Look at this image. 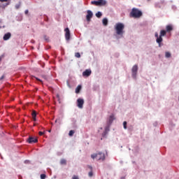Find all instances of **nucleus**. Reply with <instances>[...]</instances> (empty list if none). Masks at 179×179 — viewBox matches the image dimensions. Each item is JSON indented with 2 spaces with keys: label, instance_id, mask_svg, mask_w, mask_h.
<instances>
[{
  "label": "nucleus",
  "instance_id": "f257e3e1",
  "mask_svg": "<svg viewBox=\"0 0 179 179\" xmlns=\"http://www.w3.org/2000/svg\"><path fill=\"white\" fill-rule=\"evenodd\" d=\"M124 29H125L124 24L118 22L115 24V30L118 36H122V34H124Z\"/></svg>",
  "mask_w": 179,
  "mask_h": 179
},
{
  "label": "nucleus",
  "instance_id": "f3484780",
  "mask_svg": "<svg viewBox=\"0 0 179 179\" xmlns=\"http://www.w3.org/2000/svg\"><path fill=\"white\" fill-rule=\"evenodd\" d=\"M82 89V86L78 85L76 89V93H79L80 92V90Z\"/></svg>",
  "mask_w": 179,
  "mask_h": 179
},
{
  "label": "nucleus",
  "instance_id": "f8f14e48",
  "mask_svg": "<svg viewBox=\"0 0 179 179\" xmlns=\"http://www.w3.org/2000/svg\"><path fill=\"white\" fill-rule=\"evenodd\" d=\"M31 115H32L33 121H36V117H37V113L36 112V110L32 111Z\"/></svg>",
  "mask_w": 179,
  "mask_h": 179
},
{
  "label": "nucleus",
  "instance_id": "2f4dec72",
  "mask_svg": "<svg viewBox=\"0 0 179 179\" xmlns=\"http://www.w3.org/2000/svg\"><path fill=\"white\" fill-rule=\"evenodd\" d=\"M39 135H40V136H43V135H44V132L39 131Z\"/></svg>",
  "mask_w": 179,
  "mask_h": 179
},
{
  "label": "nucleus",
  "instance_id": "4be33fe9",
  "mask_svg": "<svg viewBox=\"0 0 179 179\" xmlns=\"http://www.w3.org/2000/svg\"><path fill=\"white\" fill-rule=\"evenodd\" d=\"M102 15L103 14H101V12H98V13H96V17H101Z\"/></svg>",
  "mask_w": 179,
  "mask_h": 179
},
{
  "label": "nucleus",
  "instance_id": "dca6fc26",
  "mask_svg": "<svg viewBox=\"0 0 179 179\" xmlns=\"http://www.w3.org/2000/svg\"><path fill=\"white\" fill-rule=\"evenodd\" d=\"M166 34V31L165 30H161V31H160L161 37L164 36Z\"/></svg>",
  "mask_w": 179,
  "mask_h": 179
},
{
  "label": "nucleus",
  "instance_id": "ea45409f",
  "mask_svg": "<svg viewBox=\"0 0 179 179\" xmlns=\"http://www.w3.org/2000/svg\"><path fill=\"white\" fill-rule=\"evenodd\" d=\"M49 132H51V130H49Z\"/></svg>",
  "mask_w": 179,
  "mask_h": 179
},
{
  "label": "nucleus",
  "instance_id": "6e6552de",
  "mask_svg": "<svg viewBox=\"0 0 179 179\" xmlns=\"http://www.w3.org/2000/svg\"><path fill=\"white\" fill-rule=\"evenodd\" d=\"M27 142L29 143H37L38 142V140L37 139V138L29 137L27 140Z\"/></svg>",
  "mask_w": 179,
  "mask_h": 179
},
{
  "label": "nucleus",
  "instance_id": "ddd939ff",
  "mask_svg": "<svg viewBox=\"0 0 179 179\" xmlns=\"http://www.w3.org/2000/svg\"><path fill=\"white\" fill-rule=\"evenodd\" d=\"M166 31H167L168 33H170V31H173V26H171V25H167L166 27Z\"/></svg>",
  "mask_w": 179,
  "mask_h": 179
},
{
  "label": "nucleus",
  "instance_id": "a878e982",
  "mask_svg": "<svg viewBox=\"0 0 179 179\" xmlns=\"http://www.w3.org/2000/svg\"><path fill=\"white\" fill-rule=\"evenodd\" d=\"M108 131H110V127L107 126V127H105V131L108 132Z\"/></svg>",
  "mask_w": 179,
  "mask_h": 179
},
{
  "label": "nucleus",
  "instance_id": "a211bd4d",
  "mask_svg": "<svg viewBox=\"0 0 179 179\" xmlns=\"http://www.w3.org/2000/svg\"><path fill=\"white\" fill-rule=\"evenodd\" d=\"M60 164H62V165H66V159H62L61 160H60Z\"/></svg>",
  "mask_w": 179,
  "mask_h": 179
},
{
  "label": "nucleus",
  "instance_id": "e433bc0d",
  "mask_svg": "<svg viewBox=\"0 0 179 179\" xmlns=\"http://www.w3.org/2000/svg\"><path fill=\"white\" fill-rule=\"evenodd\" d=\"M36 80H38L39 82H43L41 80H40L39 78H36Z\"/></svg>",
  "mask_w": 179,
  "mask_h": 179
},
{
  "label": "nucleus",
  "instance_id": "6ab92c4d",
  "mask_svg": "<svg viewBox=\"0 0 179 179\" xmlns=\"http://www.w3.org/2000/svg\"><path fill=\"white\" fill-rule=\"evenodd\" d=\"M165 57L166 58H170V57H171V53H170V52H166Z\"/></svg>",
  "mask_w": 179,
  "mask_h": 179
},
{
  "label": "nucleus",
  "instance_id": "9b49d317",
  "mask_svg": "<svg viewBox=\"0 0 179 179\" xmlns=\"http://www.w3.org/2000/svg\"><path fill=\"white\" fill-rule=\"evenodd\" d=\"M92 5H95L96 6H102L101 1H91Z\"/></svg>",
  "mask_w": 179,
  "mask_h": 179
},
{
  "label": "nucleus",
  "instance_id": "f704fd0d",
  "mask_svg": "<svg viewBox=\"0 0 179 179\" xmlns=\"http://www.w3.org/2000/svg\"><path fill=\"white\" fill-rule=\"evenodd\" d=\"M89 169H90L91 171L93 170V167H92L91 166H88Z\"/></svg>",
  "mask_w": 179,
  "mask_h": 179
},
{
  "label": "nucleus",
  "instance_id": "58836bf2",
  "mask_svg": "<svg viewBox=\"0 0 179 179\" xmlns=\"http://www.w3.org/2000/svg\"><path fill=\"white\" fill-rule=\"evenodd\" d=\"M58 121H59V120H55V122H58Z\"/></svg>",
  "mask_w": 179,
  "mask_h": 179
},
{
  "label": "nucleus",
  "instance_id": "a19ab883",
  "mask_svg": "<svg viewBox=\"0 0 179 179\" xmlns=\"http://www.w3.org/2000/svg\"><path fill=\"white\" fill-rule=\"evenodd\" d=\"M148 1H150V0H148Z\"/></svg>",
  "mask_w": 179,
  "mask_h": 179
},
{
  "label": "nucleus",
  "instance_id": "473e14b6",
  "mask_svg": "<svg viewBox=\"0 0 179 179\" xmlns=\"http://www.w3.org/2000/svg\"><path fill=\"white\" fill-rule=\"evenodd\" d=\"M155 37H156L157 38H159V34H158L157 32L155 33Z\"/></svg>",
  "mask_w": 179,
  "mask_h": 179
},
{
  "label": "nucleus",
  "instance_id": "9d476101",
  "mask_svg": "<svg viewBox=\"0 0 179 179\" xmlns=\"http://www.w3.org/2000/svg\"><path fill=\"white\" fill-rule=\"evenodd\" d=\"M12 34L10 33H7V34H5V35L3 36V39L4 40V41H6L8 40H9L11 37Z\"/></svg>",
  "mask_w": 179,
  "mask_h": 179
},
{
  "label": "nucleus",
  "instance_id": "4c0bfd02",
  "mask_svg": "<svg viewBox=\"0 0 179 179\" xmlns=\"http://www.w3.org/2000/svg\"><path fill=\"white\" fill-rule=\"evenodd\" d=\"M2 61V57H0V62Z\"/></svg>",
  "mask_w": 179,
  "mask_h": 179
},
{
  "label": "nucleus",
  "instance_id": "c85d7f7f",
  "mask_svg": "<svg viewBox=\"0 0 179 179\" xmlns=\"http://www.w3.org/2000/svg\"><path fill=\"white\" fill-rule=\"evenodd\" d=\"M72 179H79V176L74 175L73 176Z\"/></svg>",
  "mask_w": 179,
  "mask_h": 179
},
{
  "label": "nucleus",
  "instance_id": "7ed1b4c3",
  "mask_svg": "<svg viewBox=\"0 0 179 179\" xmlns=\"http://www.w3.org/2000/svg\"><path fill=\"white\" fill-rule=\"evenodd\" d=\"M92 159L94 160L96 159L98 161L104 162L106 160V155L103 152H99L98 154H93L91 155Z\"/></svg>",
  "mask_w": 179,
  "mask_h": 179
},
{
  "label": "nucleus",
  "instance_id": "412c9836",
  "mask_svg": "<svg viewBox=\"0 0 179 179\" xmlns=\"http://www.w3.org/2000/svg\"><path fill=\"white\" fill-rule=\"evenodd\" d=\"M73 134H75V131L71 130L69 133V136H73Z\"/></svg>",
  "mask_w": 179,
  "mask_h": 179
},
{
  "label": "nucleus",
  "instance_id": "5701e85b",
  "mask_svg": "<svg viewBox=\"0 0 179 179\" xmlns=\"http://www.w3.org/2000/svg\"><path fill=\"white\" fill-rule=\"evenodd\" d=\"M113 120H114V115H112L110 116V119H109L110 122H113Z\"/></svg>",
  "mask_w": 179,
  "mask_h": 179
},
{
  "label": "nucleus",
  "instance_id": "c756f323",
  "mask_svg": "<svg viewBox=\"0 0 179 179\" xmlns=\"http://www.w3.org/2000/svg\"><path fill=\"white\" fill-rule=\"evenodd\" d=\"M3 79H5V74H3V75L0 78V80H3Z\"/></svg>",
  "mask_w": 179,
  "mask_h": 179
},
{
  "label": "nucleus",
  "instance_id": "20e7f679",
  "mask_svg": "<svg viewBox=\"0 0 179 179\" xmlns=\"http://www.w3.org/2000/svg\"><path fill=\"white\" fill-rule=\"evenodd\" d=\"M132 77L136 79V73H138V65L135 64L131 69Z\"/></svg>",
  "mask_w": 179,
  "mask_h": 179
},
{
  "label": "nucleus",
  "instance_id": "0eeeda50",
  "mask_svg": "<svg viewBox=\"0 0 179 179\" xmlns=\"http://www.w3.org/2000/svg\"><path fill=\"white\" fill-rule=\"evenodd\" d=\"M87 13L86 19L87 22H90V20L93 17V13L90 10H88Z\"/></svg>",
  "mask_w": 179,
  "mask_h": 179
},
{
  "label": "nucleus",
  "instance_id": "7c9ffc66",
  "mask_svg": "<svg viewBox=\"0 0 179 179\" xmlns=\"http://www.w3.org/2000/svg\"><path fill=\"white\" fill-rule=\"evenodd\" d=\"M16 9H19L20 8V3L15 5Z\"/></svg>",
  "mask_w": 179,
  "mask_h": 179
},
{
  "label": "nucleus",
  "instance_id": "b1692460",
  "mask_svg": "<svg viewBox=\"0 0 179 179\" xmlns=\"http://www.w3.org/2000/svg\"><path fill=\"white\" fill-rule=\"evenodd\" d=\"M75 57H76V58H80V53L76 52V53L75 54Z\"/></svg>",
  "mask_w": 179,
  "mask_h": 179
},
{
  "label": "nucleus",
  "instance_id": "bb28decb",
  "mask_svg": "<svg viewBox=\"0 0 179 179\" xmlns=\"http://www.w3.org/2000/svg\"><path fill=\"white\" fill-rule=\"evenodd\" d=\"M88 176L89 177H93V171H91L90 172H89Z\"/></svg>",
  "mask_w": 179,
  "mask_h": 179
},
{
  "label": "nucleus",
  "instance_id": "2eb2a0df",
  "mask_svg": "<svg viewBox=\"0 0 179 179\" xmlns=\"http://www.w3.org/2000/svg\"><path fill=\"white\" fill-rule=\"evenodd\" d=\"M102 23L103 26H107V24H108V20H107V18H103L102 20Z\"/></svg>",
  "mask_w": 179,
  "mask_h": 179
},
{
  "label": "nucleus",
  "instance_id": "39448f33",
  "mask_svg": "<svg viewBox=\"0 0 179 179\" xmlns=\"http://www.w3.org/2000/svg\"><path fill=\"white\" fill-rule=\"evenodd\" d=\"M65 31V38L67 41H69L71 40V31H69V28H66L64 29Z\"/></svg>",
  "mask_w": 179,
  "mask_h": 179
},
{
  "label": "nucleus",
  "instance_id": "c9c22d12",
  "mask_svg": "<svg viewBox=\"0 0 179 179\" xmlns=\"http://www.w3.org/2000/svg\"><path fill=\"white\" fill-rule=\"evenodd\" d=\"M27 13H29V10H25V15H27Z\"/></svg>",
  "mask_w": 179,
  "mask_h": 179
},
{
  "label": "nucleus",
  "instance_id": "423d86ee",
  "mask_svg": "<svg viewBox=\"0 0 179 179\" xmlns=\"http://www.w3.org/2000/svg\"><path fill=\"white\" fill-rule=\"evenodd\" d=\"M83 104H85V101L83 99H78L77 100V106L78 108H83Z\"/></svg>",
  "mask_w": 179,
  "mask_h": 179
},
{
  "label": "nucleus",
  "instance_id": "1a4fd4ad",
  "mask_svg": "<svg viewBox=\"0 0 179 179\" xmlns=\"http://www.w3.org/2000/svg\"><path fill=\"white\" fill-rule=\"evenodd\" d=\"M92 75V70L87 69L84 72H83V76H86L87 78Z\"/></svg>",
  "mask_w": 179,
  "mask_h": 179
},
{
  "label": "nucleus",
  "instance_id": "4468645a",
  "mask_svg": "<svg viewBox=\"0 0 179 179\" xmlns=\"http://www.w3.org/2000/svg\"><path fill=\"white\" fill-rule=\"evenodd\" d=\"M162 41H163V38L162 37V36H159L158 38H157V43L159 44V47Z\"/></svg>",
  "mask_w": 179,
  "mask_h": 179
},
{
  "label": "nucleus",
  "instance_id": "393cba45",
  "mask_svg": "<svg viewBox=\"0 0 179 179\" xmlns=\"http://www.w3.org/2000/svg\"><path fill=\"white\" fill-rule=\"evenodd\" d=\"M46 177H47V176L45 174L41 175V179H45Z\"/></svg>",
  "mask_w": 179,
  "mask_h": 179
},
{
  "label": "nucleus",
  "instance_id": "cd10ccee",
  "mask_svg": "<svg viewBox=\"0 0 179 179\" xmlns=\"http://www.w3.org/2000/svg\"><path fill=\"white\" fill-rule=\"evenodd\" d=\"M123 127L124 129H127V122H123Z\"/></svg>",
  "mask_w": 179,
  "mask_h": 179
},
{
  "label": "nucleus",
  "instance_id": "f03ea898",
  "mask_svg": "<svg viewBox=\"0 0 179 179\" xmlns=\"http://www.w3.org/2000/svg\"><path fill=\"white\" fill-rule=\"evenodd\" d=\"M130 17H134V19H138L142 16V11L139 10L138 8H133L129 14Z\"/></svg>",
  "mask_w": 179,
  "mask_h": 179
},
{
  "label": "nucleus",
  "instance_id": "aec40b11",
  "mask_svg": "<svg viewBox=\"0 0 179 179\" xmlns=\"http://www.w3.org/2000/svg\"><path fill=\"white\" fill-rule=\"evenodd\" d=\"M98 2H101V5L103 6L106 5V2L104 0H99Z\"/></svg>",
  "mask_w": 179,
  "mask_h": 179
},
{
  "label": "nucleus",
  "instance_id": "72a5a7b5",
  "mask_svg": "<svg viewBox=\"0 0 179 179\" xmlns=\"http://www.w3.org/2000/svg\"><path fill=\"white\" fill-rule=\"evenodd\" d=\"M0 2H8V0H0Z\"/></svg>",
  "mask_w": 179,
  "mask_h": 179
}]
</instances>
